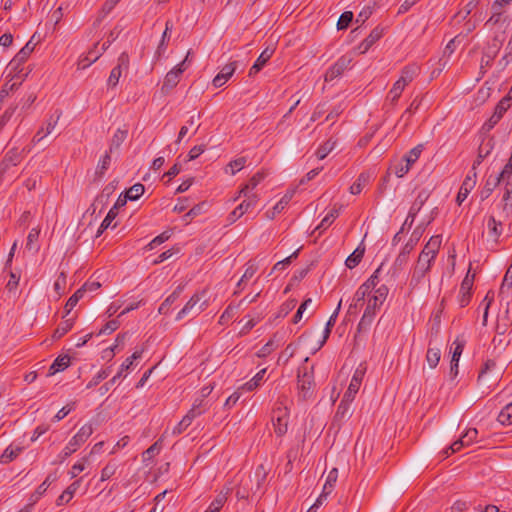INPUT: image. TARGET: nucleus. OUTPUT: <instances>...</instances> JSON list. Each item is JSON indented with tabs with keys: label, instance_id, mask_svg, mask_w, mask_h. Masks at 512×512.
I'll use <instances>...</instances> for the list:
<instances>
[{
	"label": "nucleus",
	"instance_id": "obj_1",
	"mask_svg": "<svg viewBox=\"0 0 512 512\" xmlns=\"http://www.w3.org/2000/svg\"><path fill=\"white\" fill-rule=\"evenodd\" d=\"M388 291L389 290L386 285H381L375 290V294L369 298L364 314L358 323L359 330H365L371 325L376 312L384 303L388 295Z\"/></svg>",
	"mask_w": 512,
	"mask_h": 512
},
{
	"label": "nucleus",
	"instance_id": "obj_2",
	"mask_svg": "<svg viewBox=\"0 0 512 512\" xmlns=\"http://www.w3.org/2000/svg\"><path fill=\"white\" fill-rule=\"evenodd\" d=\"M290 412L285 401L278 399L272 410L271 421L274 432L278 437L284 436L288 431Z\"/></svg>",
	"mask_w": 512,
	"mask_h": 512
},
{
	"label": "nucleus",
	"instance_id": "obj_3",
	"mask_svg": "<svg viewBox=\"0 0 512 512\" xmlns=\"http://www.w3.org/2000/svg\"><path fill=\"white\" fill-rule=\"evenodd\" d=\"M93 427L90 423L84 424L79 431L69 440L68 444L64 447L59 455V458L64 461L71 454L77 451V449L83 445L87 439L92 435Z\"/></svg>",
	"mask_w": 512,
	"mask_h": 512
},
{
	"label": "nucleus",
	"instance_id": "obj_4",
	"mask_svg": "<svg viewBox=\"0 0 512 512\" xmlns=\"http://www.w3.org/2000/svg\"><path fill=\"white\" fill-rule=\"evenodd\" d=\"M299 397L306 400L311 397L314 388L313 367L300 366L297 374Z\"/></svg>",
	"mask_w": 512,
	"mask_h": 512
},
{
	"label": "nucleus",
	"instance_id": "obj_5",
	"mask_svg": "<svg viewBox=\"0 0 512 512\" xmlns=\"http://www.w3.org/2000/svg\"><path fill=\"white\" fill-rule=\"evenodd\" d=\"M206 295V291L202 290L201 292H197L187 301V303L184 305V307L178 312L176 316V320L180 321L184 317L194 314L198 315L202 311H204L207 308V301H200L202 298Z\"/></svg>",
	"mask_w": 512,
	"mask_h": 512
},
{
	"label": "nucleus",
	"instance_id": "obj_6",
	"mask_svg": "<svg viewBox=\"0 0 512 512\" xmlns=\"http://www.w3.org/2000/svg\"><path fill=\"white\" fill-rule=\"evenodd\" d=\"M423 233H424V228L422 226H417L414 229V231L410 235L409 240L403 246L401 252L396 257L395 262H394L395 266L402 268L404 265H406V263L408 261L409 254L414 250L415 246L421 239Z\"/></svg>",
	"mask_w": 512,
	"mask_h": 512
},
{
	"label": "nucleus",
	"instance_id": "obj_7",
	"mask_svg": "<svg viewBox=\"0 0 512 512\" xmlns=\"http://www.w3.org/2000/svg\"><path fill=\"white\" fill-rule=\"evenodd\" d=\"M433 263L434 262L432 260L425 258V255L419 254L417 263L412 270L409 281V286L412 289L417 288L423 282Z\"/></svg>",
	"mask_w": 512,
	"mask_h": 512
},
{
	"label": "nucleus",
	"instance_id": "obj_8",
	"mask_svg": "<svg viewBox=\"0 0 512 512\" xmlns=\"http://www.w3.org/2000/svg\"><path fill=\"white\" fill-rule=\"evenodd\" d=\"M189 54L190 52L187 53L186 58L180 64L175 66L166 74L161 87V92L164 95L169 94L170 91L173 90L180 82L181 75L186 70V62L188 60Z\"/></svg>",
	"mask_w": 512,
	"mask_h": 512
},
{
	"label": "nucleus",
	"instance_id": "obj_9",
	"mask_svg": "<svg viewBox=\"0 0 512 512\" xmlns=\"http://www.w3.org/2000/svg\"><path fill=\"white\" fill-rule=\"evenodd\" d=\"M267 469L263 464L255 468L253 475L250 477L251 487L250 491L253 496H262L264 493L263 487L267 479Z\"/></svg>",
	"mask_w": 512,
	"mask_h": 512
},
{
	"label": "nucleus",
	"instance_id": "obj_10",
	"mask_svg": "<svg viewBox=\"0 0 512 512\" xmlns=\"http://www.w3.org/2000/svg\"><path fill=\"white\" fill-rule=\"evenodd\" d=\"M474 277H475V275L470 274V269H469L466 276L464 277V279L461 282L460 290H459V294H458L457 298H458L459 306L462 308L466 307L471 301Z\"/></svg>",
	"mask_w": 512,
	"mask_h": 512
},
{
	"label": "nucleus",
	"instance_id": "obj_11",
	"mask_svg": "<svg viewBox=\"0 0 512 512\" xmlns=\"http://www.w3.org/2000/svg\"><path fill=\"white\" fill-rule=\"evenodd\" d=\"M352 58L349 55L341 56L325 73V81L330 82L340 77L350 66Z\"/></svg>",
	"mask_w": 512,
	"mask_h": 512
},
{
	"label": "nucleus",
	"instance_id": "obj_12",
	"mask_svg": "<svg viewBox=\"0 0 512 512\" xmlns=\"http://www.w3.org/2000/svg\"><path fill=\"white\" fill-rule=\"evenodd\" d=\"M117 65L111 70L109 78L107 80V86L114 88L122 75L123 70H127L129 67V56L123 52L120 54L117 60Z\"/></svg>",
	"mask_w": 512,
	"mask_h": 512
},
{
	"label": "nucleus",
	"instance_id": "obj_13",
	"mask_svg": "<svg viewBox=\"0 0 512 512\" xmlns=\"http://www.w3.org/2000/svg\"><path fill=\"white\" fill-rule=\"evenodd\" d=\"M476 178V172H469V174L465 177L456 197V202L458 205H461L467 199L468 195L476 185Z\"/></svg>",
	"mask_w": 512,
	"mask_h": 512
},
{
	"label": "nucleus",
	"instance_id": "obj_14",
	"mask_svg": "<svg viewBox=\"0 0 512 512\" xmlns=\"http://www.w3.org/2000/svg\"><path fill=\"white\" fill-rule=\"evenodd\" d=\"M238 62L232 61L225 66L222 67L220 72L214 77L212 83L216 88H220L226 84V82L232 77L234 74L236 68H237Z\"/></svg>",
	"mask_w": 512,
	"mask_h": 512
},
{
	"label": "nucleus",
	"instance_id": "obj_15",
	"mask_svg": "<svg viewBox=\"0 0 512 512\" xmlns=\"http://www.w3.org/2000/svg\"><path fill=\"white\" fill-rule=\"evenodd\" d=\"M143 351L144 349L136 350L130 357L126 358V360L121 364L118 373L111 380H109L102 388H105V391H108L110 386L115 384L116 381L122 376V373L131 368L134 360L140 359L142 357Z\"/></svg>",
	"mask_w": 512,
	"mask_h": 512
},
{
	"label": "nucleus",
	"instance_id": "obj_16",
	"mask_svg": "<svg viewBox=\"0 0 512 512\" xmlns=\"http://www.w3.org/2000/svg\"><path fill=\"white\" fill-rule=\"evenodd\" d=\"M24 62H16L13 64V59L9 62L7 66L8 73L6 75V79H8L7 82L12 83L13 80H18L17 82H23L31 70L23 73V67L22 65Z\"/></svg>",
	"mask_w": 512,
	"mask_h": 512
},
{
	"label": "nucleus",
	"instance_id": "obj_17",
	"mask_svg": "<svg viewBox=\"0 0 512 512\" xmlns=\"http://www.w3.org/2000/svg\"><path fill=\"white\" fill-rule=\"evenodd\" d=\"M352 400H346L345 397H342L337 410L335 412L333 421L337 423V425L340 427L347 419H349L352 415L350 406Z\"/></svg>",
	"mask_w": 512,
	"mask_h": 512
},
{
	"label": "nucleus",
	"instance_id": "obj_18",
	"mask_svg": "<svg viewBox=\"0 0 512 512\" xmlns=\"http://www.w3.org/2000/svg\"><path fill=\"white\" fill-rule=\"evenodd\" d=\"M364 377V370L356 369L354 372L352 379L350 381V384L348 386V389L344 393L343 397L346 398V400H354L356 394L358 393L362 380Z\"/></svg>",
	"mask_w": 512,
	"mask_h": 512
},
{
	"label": "nucleus",
	"instance_id": "obj_19",
	"mask_svg": "<svg viewBox=\"0 0 512 512\" xmlns=\"http://www.w3.org/2000/svg\"><path fill=\"white\" fill-rule=\"evenodd\" d=\"M502 181H507L506 176H502V172H500L498 175H489L485 181V184L483 186V189L481 191V199L485 200L487 199L495 190L496 187L499 186V184Z\"/></svg>",
	"mask_w": 512,
	"mask_h": 512
},
{
	"label": "nucleus",
	"instance_id": "obj_20",
	"mask_svg": "<svg viewBox=\"0 0 512 512\" xmlns=\"http://www.w3.org/2000/svg\"><path fill=\"white\" fill-rule=\"evenodd\" d=\"M441 242L442 237L440 235L432 236L422 249L420 255H425V258H428L434 262L439 252Z\"/></svg>",
	"mask_w": 512,
	"mask_h": 512
},
{
	"label": "nucleus",
	"instance_id": "obj_21",
	"mask_svg": "<svg viewBox=\"0 0 512 512\" xmlns=\"http://www.w3.org/2000/svg\"><path fill=\"white\" fill-rule=\"evenodd\" d=\"M494 149V141L492 138L483 141L479 148L476 159L473 162L471 173L476 172L477 167L483 162V160L490 155L492 150Z\"/></svg>",
	"mask_w": 512,
	"mask_h": 512
},
{
	"label": "nucleus",
	"instance_id": "obj_22",
	"mask_svg": "<svg viewBox=\"0 0 512 512\" xmlns=\"http://www.w3.org/2000/svg\"><path fill=\"white\" fill-rule=\"evenodd\" d=\"M502 217L504 219L512 217V178L507 179L505 183V192L502 197Z\"/></svg>",
	"mask_w": 512,
	"mask_h": 512
},
{
	"label": "nucleus",
	"instance_id": "obj_23",
	"mask_svg": "<svg viewBox=\"0 0 512 512\" xmlns=\"http://www.w3.org/2000/svg\"><path fill=\"white\" fill-rule=\"evenodd\" d=\"M384 34V28L376 26L370 34L359 44L358 50L361 54L366 53Z\"/></svg>",
	"mask_w": 512,
	"mask_h": 512
},
{
	"label": "nucleus",
	"instance_id": "obj_24",
	"mask_svg": "<svg viewBox=\"0 0 512 512\" xmlns=\"http://www.w3.org/2000/svg\"><path fill=\"white\" fill-rule=\"evenodd\" d=\"M427 199V196L424 193H419L416 200L412 204V206L409 209L407 218L405 219L403 226H408L409 228L412 226L416 215L419 213L421 208L423 207L425 201Z\"/></svg>",
	"mask_w": 512,
	"mask_h": 512
},
{
	"label": "nucleus",
	"instance_id": "obj_25",
	"mask_svg": "<svg viewBox=\"0 0 512 512\" xmlns=\"http://www.w3.org/2000/svg\"><path fill=\"white\" fill-rule=\"evenodd\" d=\"M294 193L295 190H288L271 210L266 211V217L268 219H273L277 214L281 213L292 200Z\"/></svg>",
	"mask_w": 512,
	"mask_h": 512
},
{
	"label": "nucleus",
	"instance_id": "obj_26",
	"mask_svg": "<svg viewBox=\"0 0 512 512\" xmlns=\"http://www.w3.org/2000/svg\"><path fill=\"white\" fill-rule=\"evenodd\" d=\"M208 409V404L203 399H196L191 409L184 416V423L191 422L198 416L202 415Z\"/></svg>",
	"mask_w": 512,
	"mask_h": 512
},
{
	"label": "nucleus",
	"instance_id": "obj_27",
	"mask_svg": "<svg viewBox=\"0 0 512 512\" xmlns=\"http://www.w3.org/2000/svg\"><path fill=\"white\" fill-rule=\"evenodd\" d=\"M273 53H274V50L270 49V48H266L265 50H263L262 53L259 55V57L256 59L255 63L250 68L249 76H254L258 72H260L261 69L266 65V63L272 57Z\"/></svg>",
	"mask_w": 512,
	"mask_h": 512
},
{
	"label": "nucleus",
	"instance_id": "obj_28",
	"mask_svg": "<svg viewBox=\"0 0 512 512\" xmlns=\"http://www.w3.org/2000/svg\"><path fill=\"white\" fill-rule=\"evenodd\" d=\"M100 55L101 51L98 49V44H95L93 49L89 50L86 55L80 57L77 63L78 69L84 70L88 68Z\"/></svg>",
	"mask_w": 512,
	"mask_h": 512
},
{
	"label": "nucleus",
	"instance_id": "obj_29",
	"mask_svg": "<svg viewBox=\"0 0 512 512\" xmlns=\"http://www.w3.org/2000/svg\"><path fill=\"white\" fill-rule=\"evenodd\" d=\"M499 51V46L494 43L489 46L484 52L480 62V70L485 73L486 69L491 66L494 58L496 57Z\"/></svg>",
	"mask_w": 512,
	"mask_h": 512
},
{
	"label": "nucleus",
	"instance_id": "obj_30",
	"mask_svg": "<svg viewBox=\"0 0 512 512\" xmlns=\"http://www.w3.org/2000/svg\"><path fill=\"white\" fill-rule=\"evenodd\" d=\"M488 236L495 242H498L499 237L502 235L503 227L502 222L496 220L494 216H490L487 221Z\"/></svg>",
	"mask_w": 512,
	"mask_h": 512
},
{
	"label": "nucleus",
	"instance_id": "obj_31",
	"mask_svg": "<svg viewBox=\"0 0 512 512\" xmlns=\"http://www.w3.org/2000/svg\"><path fill=\"white\" fill-rule=\"evenodd\" d=\"M340 211L341 206L337 207V205H334L333 208L322 219L321 223L315 228V231H319V234H321L322 231L326 230L339 216Z\"/></svg>",
	"mask_w": 512,
	"mask_h": 512
},
{
	"label": "nucleus",
	"instance_id": "obj_32",
	"mask_svg": "<svg viewBox=\"0 0 512 512\" xmlns=\"http://www.w3.org/2000/svg\"><path fill=\"white\" fill-rule=\"evenodd\" d=\"M265 175L262 172H257L254 174L249 181L240 189V196H247L248 194H254L253 190L257 187V185L264 179Z\"/></svg>",
	"mask_w": 512,
	"mask_h": 512
},
{
	"label": "nucleus",
	"instance_id": "obj_33",
	"mask_svg": "<svg viewBox=\"0 0 512 512\" xmlns=\"http://www.w3.org/2000/svg\"><path fill=\"white\" fill-rule=\"evenodd\" d=\"M419 73V67L417 65H408L405 66L401 71V76L397 80L403 86H407L409 83L413 81L416 75Z\"/></svg>",
	"mask_w": 512,
	"mask_h": 512
},
{
	"label": "nucleus",
	"instance_id": "obj_34",
	"mask_svg": "<svg viewBox=\"0 0 512 512\" xmlns=\"http://www.w3.org/2000/svg\"><path fill=\"white\" fill-rule=\"evenodd\" d=\"M70 365V357L68 355H59L51 364L48 376H52L68 368Z\"/></svg>",
	"mask_w": 512,
	"mask_h": 512
},
{
	"label": "nucleus",
	"instance_id": "obj_35",
	"mask_svg": "<svg viewBox=\"0 0 512 512\" xmlns=\"http://www.w3.org/2000/svg\"><path fill=\"white\" fill-rule=\"evenodd\" d=\"M369 294L370 292L367 291V288H364L360 285V287L357 289L353 296L352 302L349 305L348 312L352 313L353 310H357L359 307H361L365 300V297L368 296Z\"/></svg>",
	"mask_w": 512,
	"mask_h": 512
},
{
	"label": "nucleus",
	"instance_id": "obj_36",
	"mask_svg": "<svg viewBox=\"0 0 512 512\" xmlns=\"http://www.w3.org/2000/svg\"><path fill=\"white\" fill-rule=\"evenodd\" d=\"M365 253V246L360 244L346 259L345 265L349 269L355 268L362 260Z\"/></svg>",
	"mask_w": 512,
	"mask_h": 512
},
{
	"label": "nucleus",
	"instance_id": "obj_37",
	"mask_svg": "<svg viewBox=\"0 0 512 512\" xmlns=\"http://www.w3.org/2000/svg\"><path fill=\"white\" fill-rule=\"evenodd\" d=\"M278 334H274L273 337L259 349L257 356L259 358H265L270 355L277 347H279L281 339H277Z\"/></svg>",
	"mask_w": 512,
	"mask_h": 512
},
{
	"label": "nucleus",
	"instance_id": "obj_38",
	"mask_svg": "<svg viewBox=\"0 0 512 512\" xmlns=\"http://www.w3.org/2000/svg\"><path fill=\"white\" fill-rule=\"evenodd\" d=\"M80 486V480L74 481L71 485L67 487L66 490L57 498L56 504L61 506L65 503H68L72 498L77 489Z\"/></svg>",
	"mask_w": 512,
	"mask_h": 512
},
{
	"label": "nucleus",
	"instance_id": "obj_39",
	"mask_svg": "<svg viewBox=\"0 0 512 512\" xmlns=\"http://www.w3.org/2000/svg\"><path fill=\"white\" fill-rule=\"evenodd\" d=\"M496 367L494 360L488 359L483 364V367L479 371L477 382L479 385H486L488 381L489 373Z\"/></svg>",
	"mask_w": 512,
	"mask_h": 512
},
{
	"label": "nucleus",
	"instance_id": "obj_40",
	"mask_svg": "<svg viewBox=\"0 0 512 512\" xmlns=\"http://www.w3.org/2000/svg\"><path fill=\"white\" fill-rule=\"evenodd\" d=\"M34 36L25 44V46L14 56L13 64L16 62H26L30 54L33 52L35 48V44L33 43Z\"/></svg>",
	"mask_w": 512,
	"mask_h": 512
},
{
	"label": "nucleus",
	"instance_id": "obj_41",
	"mask_svg": "<svg viewBox=\"0 0 512 512\" xmlns=\"http://www.w3.org/2000/svg\"><path fill=\"white\" fill-rule=\"evenodd\" d=\"M341 304H342V300L339 301L336 309L334 310V312L332 313V315L330 316L329 320L326 323V326H325V329H324V333H323V339L321 341V345H323L326 342V340L329 338V336H330L332 328L335 325L336 319H337L338 314H339V312L341 310Z\"/></svg>",
	"mask_w": 512,
	"mask_h": 512
},
{
	"label": "nucleus",
	"instance_id": "obj_42",
	"mask_svg": "<svg viewBox=\"0 0 512 512\" xmlns=\"http://www.w3.org/2000/svg\"><path fill=\"white\" fill-rule=\"evenodd\" d=\"M74 326V318L63 320L53 333V339L58 340L68 333Z\"/></svg>",
	"mask_w": 512,
	"mask_h": 512
},
{
	"label": "nucleus",
	"instance_id": "obj_43",
	"mask_svg": "<svg viewBox=\"0 0 512 512\" xmlns=\"http://www.w3.org/2000/svg\"><path fill=\"white\" fill-rule=\"evenodd\" d=\"M39 235H40V228H38V227L32 228L29 231L28 236H27L26 245H25V248L27 250L33 251V252H38L39 246L37 245V241L39 239Z\"/></svg>",
	"mask_w": 512,
	"mask_h": 512
},
{
	"label": "nucleus",
	"instance_id": "obj_44",
	"mask_svg": "<svg viewBox=\"0 0 512 512\" xmlns=\"http://www.w3.org/2000/svg\"><path fill=\"white\" fill-rule=\"evenodd\" d=\"M182 288L178 287L174 290L159 306L158 312L160 314H167L169 312L170 306L179 298L181 294Z\"/></svg>",
	"mask_w": 512,
	"mask_h": 512
},
{
	"label": "nucleus",
	"instance_id": "obj_45",
	"mask_svg": "<svg viewBox=\"0 0 512 512\" xmlns=\"http://www.w3.org/2000/svg\"><path fill=\"white\" fill-rule=\"evenodd\" d=\"M127 137V131L122 129H117L110 141L109 152L113 153L114 150H117L122 143L125 141Z\"/></svg>",
	"mask_w": 512,
	"mask_h": 512
},
{
	"label": "nucleus",
	"instance_id": "obj_46",
	"mask_svg": "<svg viewBox=\"0 0 512 512\" xmlns=\"http://www.w3.org/2000/svg\"><path fill=\"white\" fill-rule=\"evenodd\" d=\"M441 357V351L438 347H428L426 353V361L430 368L434 369L437 367Z\"/></svg>",
	"mask_w": 512,
	"mask_h": 512
},
{
	"label": "nucleus",
	"instance_id": "obj_47",
	"mask_svg": "<svg viewBox=\"0 0 512 512\" xmlns=\"http://www.w3.org/2000/svg\"><path fill=\"white\" fill-rule=\"evenodd\" d=\"M423 151V145L419 144L412 148L409 152H407L402 159L405 163L411 168L412 165L419 159L421 153Z\"/></svg>",
	"mask_w": 512,
	"mask_h": 512
},
{
	"label": "nucleus",
	"instance_id": "obj_48",
	"mask_svg": "<svg viewBox=\"0 0 512 512\" xmlns=\"http://www.w3.org/2000/svg\"><path fill=\"white\" fill-rule=\"evenodd\" d=\"M111 164V153L109 150L102 156L96 167L95 175L99 178L103 177Z\"/></svg>",
	"mask_w": 512,
	"mask_h": 512
},
{
	"label": "nucleus",
	"instance_id": "obj_49",
	"mask_svg": "<svg viewBox=\"0 0 512 512\" xmlns=\"http://www.w3.org/2000/svg\"><path fill=\"white\" fill-rule=\"evenodd\" d=\"M265 373V368L260 370L251 380L246 382L242 388L246 391H253L254 389L258 388L263 381Z\"/></svg>",
	"mask_w": 512,
	"mask_h": 512
},
{
	"label": "nucleus",
	"instance_id": "obj_50",
	"mask_svg": "<svg viewBox=\"0 0 512 512\" xmlns=\"http://www.w3.org/2000/svg\"><path fill=\"white\" fill-rule=\"evenodd\" d=\"M230 489L228 488L225 492L221 491L215 499L210 503L209 509L213 510L214 512H219L222 507L224 506L225 502L227 501V495L229 493Z\"/></svg>",
	"mask_w": 512,
	"mask_h": 512
},
{
	"label": "nucleus",
	"instance_id": "obj_51",
	"mask_svg": "<svg viewBox=\"0 0 512 512\" xmlns=\"http://www.w3.org/2000/svg\"><path fill=\"white\" fill-rule=\"evenodd\" d=\"M243 197L245 199L237 207H242L243 214H245L256 207L258 197L256 194H248L247 196Z\"/></svg>",
	"mask_w": 512,
	"mask_h": 512
},
{
	"label": "nucleus",
	"instance_id": "obj_52",
	"mask_svg": "<svg viewBox=\"0 0 512 512\" xmlns=\"http://www.w3.org/2000/svg\"><path fill=\"white\" fill-rule=\"evenodd\" d=\"M411 168L405 163L403 159L396 161L390 167V171L394 173L398 178L406 175Z\"/></svg>",
	"mask_w": 512,
	"mask_h": 512
},
{
	"label": "nucleus",
	"instance_id": "obj_53",
	"mask_svg": "<svg viewBox=\"0 0 512 512\" xmlns=\"http://www.w3.org/2000/svg\"><path fill=\"white\" fill-rule=\"evenodd\" d=\"M497 420L502 425L512 424V403L507 404L499 413Z\"/></svg>",
	"mask_w": 512,
	"mask_h": 512
},
{
	"label": "nucleus",
	"instance_id": "obj_54",
	"mask_svg": "<svg viewBox=\"0 0 512 512\" xmlns=\"http://www.w3.org/2000/svg\"><path fill=\"white\" fill-rule=\"evenodd\" d=\"M405 86H403L400 82L396 81L387 95V100L391 102V104H395L400 98Z\"/></svg>",
	"mask_w": 512,
	"mask_h": 512
},
{
	"label": "nucleus",
	"instance_id": "obj_55",
	"mask_svg": "<svg viewBox=\"0 0 512 512\" xmlns=\"http://www.w3.org/2000/svg\"><path fill=\"white\" fill-rule=\"evenodd\" d=\"M247 159L245 157H239L233 161H231L226 168V173H230L231 175H235L237 172L242 170L246 165Z\"/></svg>",
	"mask_w": 512,
	"mask_h": 512
},
{
	"label": "nucleus",
	"instance_id": "obj_56",
	"mask_svg": "<svg viewBox=\"0 0 512 512\" xmlns=\"http://www.w3.org/2000/svg\"><path fill=\"white\" fill-rule=\"evenodd\" d=\"M171 28H172V22L171 21H167L166 25H165V30H164V32L162 34V37H161V41H160V43L158 45V48H157L158 55H161L166 50L168 41L170 39L169 31L171 30Z\"/></svg>",
	"mask_w": 512,
	"mask_h": 512
},
{
	"label": "nucleus",
	"instance_id": "obj_57",
	"mask_svg": "<svg viewBox=\"0 0 512 512\" xmlns=\"http://www.w3.org/2000/svg\"><path fill=\"white\" fill-rule=\"evenodd\" d=\"M145 191V187L141 183H136L126 191V198L134 201L140 198Z\"/></svg>",
	"mask_w": 512,
	"mask_h": 512
},
{
	"label": "nucleus",
	"instance_id": "obj_58",
	"mask_svg": "<svg viewBox=\"0 0 512 512\" xmlns=\"http://www.w3.org/2000/svg\"><path fill=\"white\" fill-rule=\"evenodd\" d=\"M383 264H381L374 273L361 285L364 288H367V291L371 292L379 281V274L382 270Z\"/></svg>",
	"mask_w": 512,
	"mask_h": 512
},
{
	"label": "nucleus",
	"instance_id": "obj_59",
	"mask_svg": "<svg viewBox=\"0 0 512 512\" xmlns=\"http://www.w3.org/2000/svg\"><path fill=\"white\" fill-rule=\"evenodd\" d=\"M368 181V176L360 174L357 180L350 186V193L353 195L360 194Z\"/></svg>",
	"mask_w": 512,
	"mask_h": 512
},
{
	"label": "nucleus",
	"instance_id": "obj_60",
	"mask_svg": "<svg viewBox=\"0 0 512 512\" xmlns=\"http://www.w3.org/2000/svg\"><path fill=\"white\" fill-rule=\"evenodd\" d=\"M337 477H338V470L336 468H333L329 472L326 482L323 487V492L325 494H330L332 492L334 484L337 481Z\"/></svg>",
	"mask_w": 512,
	"mask_h": 512
},
{
	"label": "nucleus",
	"instance_id": "obj_61",
	"mask_svg": "<svg viewBox=\"0 0 512 512\" xmlns=\"http://www.w3.org/2000/svg\"><path fill=\"white\" fill-rule=\"evenodd\" d=\"M110 375V369H102L88 382L86 388L90 389L97 386L102 380L106 379Z\"/></svg>",
	"mask_w": 512,
	"mask_h": 512
},
{
	"label": "nucleus",
	"instance_id": "obj_62",
	"mask_svg": "<svg viewBox=\"0 0 512 512\" xmlns=\"http://www.w3.org/2000/svg\"><path fill=\"white\" fill-rule=\"evenodd\" d=\"M464 346H465V341L463 339L457 337L455 339V341L453 342L452 359H451L452 361H459V359L462 355Z\"/></svg>",
	"mask_w": 512,
	"mask_h": 512
},
{
	"label": "nucleus",
	"instance_id": "obj_63",
	"mask_svg": "<svg viewBox=\"0 0 512 512\" xmlns=\"http://www.w3.org/2000/svg\"><path fill=\"white\" fill-rule=\"evenodd\" d=\"M335 147V142L328 140L323 145H321L317 151L316 156L319 160H323Z\"/></svg>",
	"mask_w": 512,
	"mask_h": 512
},
{
	"label": "nucleus",
	"instance_id": "obj_64",
	"mask_svg": "<svg viewBox=\"0 0 512 512\" xmlns=\"http://www.w3.org/2000/svg\"><path fill=\"white\" fill-rule=\"evenodd\" d=\"M353 17H354V15L351 11L343 12L338 19L337 29L343 30V29L348 28V26L350 25V23L353 20Z\"/></svg>",
	"mask_w": 512,
	"mask_h": 512
}]
</instances>
